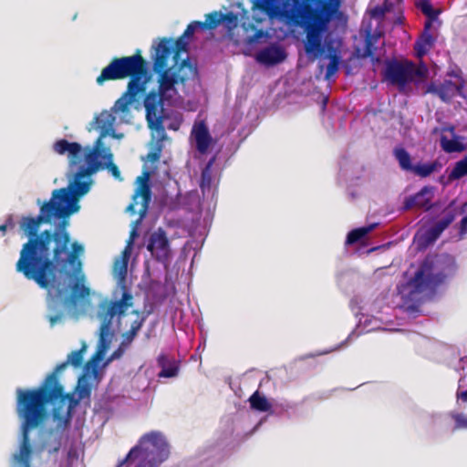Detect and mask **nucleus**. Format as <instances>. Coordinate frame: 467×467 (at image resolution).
Listing matches in <instances>:
<instances>
[{
    "label": "nucleus",
    "instance_id": "nucleus-31",
    "mask_svg": "<svg viewBox=\"0 0 467 467\" xmlns=\"http://www.w3.org/2000/svg\"><path fill=\"white\" fill-rule=\"evenodd\" d=\"M97 121L99 127L101 129V134L98 140H100V142H102V138L105 137L112 128L115 122V117L111 113L103 112L100 117L97 119Z\"/></svg>",
    "mask_w": 467,
    "mask_h": 467
},
{
    "label": "nucleus",
    "instance_id": "nucleus-48",
    "mask_svg": "<svg viewBox=\"0 0 467 467\" xmlns=\"http://www.w3.org/2000/svg\"><path fill=\"white\" fill-rule=\"evenodd\" d=\"M122 347L123 346L120 345L119 349H117L116 351L113 352L111 358H119L122 355V350H121Z\"/></svg>",
    "mask_w": 467,
    "mask_h": 467
},
{
    "label": "nucleus",
    "instance_id": "nucleus-47",
    "mask_svg": "<svg viewBox=\"0 0 467 467\" xmlns=\"http://www.w3.org/2000/svg\"><path fill=\"white\" fill-rule=\"evenodd\" d=\"M136 236H137V231H136V229H132V231L130 232V239H129L128 244H129V246L132 245L133 241H134Z\"/></svg>",
    "mask_w": 467,
    "mask_h": 467
},
{
    "label": "nucleus",
    "instance_id": "nucleus-5",
    "mask_svg": "<svg viewBox=\"0 0 467 467\" xmlns=\"http://www.w3.org/2000/svg\"><path fill=\"white\" fill-rule=\"evenodd\" d=\"M153 70L158 74V90L150 91L143 101L146 110V119L149 128L156 131H161L164 138V127L162 124L164 101L170 102L177 95L175 85L185 84L189 79H193L197 74V67L191 63L189 57L183 58L179 66L171 65L156 68L153 58Z\"/></svg>",
    "mask_w": 467,
    "mask_h": 467
},
{
    "label": "nucleus",
    "instance_id": "nucleus-12",
    "mask_svg": "<svg viewBox=\"0 0 467 467\" xmlns=\"http://www.w3.org/2000/svg\"><path fill=\"white\" fill-rule=\"evenodd\" d=\"M188 41L180 36L175 41L171 38L161 39L158 46L155 47V54L153 58L155 59L156 68H161L164 66L169 65V61L171 58L173 61L172 65L179 66L182 59L180 57L182 52H187Z\"/></svg>",
    "mask_w": 467,
    "mask_h": 467
},
{
    "label": "nucleus",
    "instance_id": "nucleus-33",
    "mask_svg": "<svg viewBox=\"0 0 467 467\" xmlns=\"http://www.w3.org/2000/svg\"><path fill=\"white\" fill-rule=\"evenodd\" d=\"M204 22L200 21L201 29H215L220 24H222V13L213 11L206 15Z\"/></svg>",
    "mask_w": 467,
    "mask_h": 467
},
{
    "label": "nucleus",
    "instance_id": "nucleus-43",
    "mask_svg": "<svg viewBox=\"0 0 467 467\" xmlns=\"http://www.w3.org/2000/svg\"><path fill=\"white\" fill-rule=\"evenodd\" d=\"M386 12L383 10L381 5H378L373 8L371 11V15L373 17H383L385 16Z\"/></svg>",
    "mask_w": 467,
    "mask_h": 467
},
{
    "label": "nucleus",
    "instance_id": "nucleus-32",
    "mask_svg": "<svg viewBox=\"0 0 467 467\" xmlns=\"http://www.w3.org/2000/svg\"><path fill=\"white\" fill-rule=\"evenodd\" d=\"M465 176H467V156L455 162L452 170L449 173L448 179L450 182H452Z\"/></svg>",
    "mask_w": 467,
    "mask_h": 467
},
{
    "label": "nucleus",
    "instance_id": "nucleus-38",
    "mask_svg": "<svg viewBox=\"0 0 467 467\" xmlns=\"http://www.w3.org/2000/svg\"><path fill=\"white\" fill-rule=\"evenodd\" d=\"M157 132L160 136L159 141L156 143L154 149L152 150H150L147 155V159L151 162H155L160 160L161 150H162L161 141L166 138L165 132H164V138L162 140H161V137H162L161 131H157Z\"/></svg>",
    "mask_w": 467,
    "mask_h": 467
},
{
    "label": "nucleus",
    "instance_id": "nucleus-26",
    "mask_svg": "<svg viewBox=\"0 0 467 467\" xmlns=\"http://www.w3.org/2000/svg\"><path fill=\"white\" fill-rule=\"evenodd\" d=\"M382 36L383 35L380 32H367L365 37V49L363 54L361 55L362 57H370L371 59H374V56L377 51L376 45Z\"/></svg>",
    "mask_w": 467,
    "mask_h": 467
},
{
    "label": "nucleus",
    "instance_id": "nucleus-30",
    "mask_svg": "<svg viewBox=\"0 0 467 467\" xmlns=\"http://www.w3.org/2000/svg\"><path fill=\"white\" fill-rule=\"evenodd\" d=\"M158 366L161 368L158 376L160 378H172L178 373V367L176 365L167 366L168 358L165 355H160L157 358Z\"/></svg>",
    "mask_w": 467,
    "mask_h": 467
},
{
    "label": "nucleus",
    "instance_id": "nucleus-46",
    "mask_svg": "<svg viewBox=\"0 0 467 467\" xmlns=\"http://www.w3.org/2000/svg\"><path fill=\"white\" fill-rule=\"evenodd\" d=\"M457 398L464 402H467V389L463 391H457Z\"/></svg>",
    "mask_w": 467,
    "mask_h": 467
},
{
    "label": "nucleus",
    "instance_id": "nucleus-19",
    "mask_svg": "<svg viewBox=\"0 0 467 467\" xmlns=\"http://www.w3.org/2000/svg\"><path fill=\"white\" fill-rule=\"evenodd\" d=\"M131 90L127 86L126 91L118 99L112 108L113 112L122 113L124 116L130 112V106L136 101V97L140 93H144L146 88L133 87Z\"/></svg>",
    "mask_w": 467,
    "mask_h": 467
},
{
    "label": "nucleus",
    "instance_id": "nucleus-9",
    "mask_svg": "<svg viewBox=\"0 0 467 467\" xmlns=\"http://www.w3.org/2000/svg\"><path fill=\"white\" fill-rule=\"evenodd\" d=\"M169 454V444L164 435L160 431H152L142 435L138 444L130 449L116 467H122L130 461L138 458L140 462L135 467H159L168 459Z\"/></svg>",
    "mask_w": 467,
    "mask_h": 467
},
{
    "label": "nucleus",
    "instance_id": "nucleus-23",
    "mask_svg": "<svg viewBox=\"0 0 467 467\" xmlns=\"http://www.w3.org/2000/svg\"><path fill=\"white\" fill-rule=\"evenodd\" d=\"M431 26V22H425L424 30L420 39L415 43L414 48L419 57L425 55L434 45L435 39L430 33Z\"/></svg>",
    "mask_w": 467,
    "mask_h": 467
},
{
    "label": "nucleus",
    "instance_id": "nucleus-21",
    "mask_svg": "<svg viewBox=\"0 0 467 467\" xmlns=\"http://www.w3.org/2000/svg\"><path fill=\"white\" fill-rule=\"evenodd\" d=\"M99 152L98 158V163L100 164L99 170L107 169L116 180L122 181L120 171L113 162V154L109 148L103 146L102 142L99 144Z\"/></svg>",
    "mask_w": 467,
    "mask_h": 467
},
{
    "label": "nucleus",
    "instance_id": "nucleus-24",
    "mask_svg": "<svg viewBox=\"0 0 467 467\" xmlns=\"http://www.w3.org/2000/svg\"><path fill=\"white\" fill-rule=\"evenodd\" d=\"M462 88L456 83L449 80L435 88L434 92L444 102H450L456 95L460 94Z\"/></svg>",
    "mask_w": 467,
    "mask_h": 467
},
{
    "label": "nucleus",
    "instance_id": "nucleus-35",
    "mask_svg": "<svg viewBox=\"0 0 467 467\" xmlns=\"http://www.w3.org/2000/svg\"><path fill=\"white\" fill-rule=\"evenodd\" d=\"M441 147L445 152L448 153L461 152L464 150V146L462 142L454 139L450 140L446 136H441Z\"/></svg>",
    "mask_w": 467,
    "mask_h": 467
},
{
    "label": "nucleus",
    "instance_id": "nucleus-7",
    "mask_svg": "<svg viewBox=\"0 0 467 467\" xmlns=\"http://www.w3.org/2000/svg\"><path fill=\"white\" fill-rule=\"evenodd\" d=\"M456 271L455 260L452 256L443 254H429L421 262L418 271L409 282L416 293H422L441 285Z\"/></svg>",
    "mask_w": 467,
    "mask_h": 467
},
{
    "label": "nucleus",
    "instance_id": "nucleus-49",
    "mask_svg": "<svg viewBox=\"0 0 467 467\" xmlns=\"http://www.w3.org/2000/svg\"><path fill=\"white\" fill-rule=\"evenodd\" d=\"M5 223L8 224V227H14L15 223H14L12 216L8 217V219L5 222Z\"/></svg>",
    "mask_w": 467,
    "mask_h": 467
},
{
    "label": "nucleus",
    "instance_id": "nucleus-22",
    "mask_svg": "<svg viewBox=\"0 0 467 467\" xmlns=\"http://www.w3.org/2000/svg\"><path fill=\"white\" fill-rule=\"evenodd\" d=\"M427 195H431V190L425 186L415 195L406 198L404 202V209L410 210L413 207L423 208L425 210L431 209V196L427 197Z\"/></svg>",
    "mask_w": 467,
    "mask_h": 467
},
{
    "label": "nucleus",
    "instance_id": "nucleus-4",
    "mask_svg": "<svg viewBox=\"0 0 467 467\" xmlns=\"http://www.w3.org/2000/svg\"><path fill=\"white\" fill-rule=\"evenodd\" d=\"M67 217H60L62 220L54 230L42 231L36 244L40 248H47L48 257L54 260L56 275L59 265L67 263L74 268L73 274L70 275L73 278L70 286L71 295L67 302L75 305L77 301L90 295V288L85 285L86 276L82 273V263L79 260V256L84 252V247L77 241L70 244V234L67 230L68 226Z\"/></svg>",
    "mask_w": 467,
    "mask_h": 467
},
{
    "label": "nucleus",
    "instance_id": "nucleus-11",
    "mask_svg": "<svg viewBox=\"0 0 467 467\" xmlns=\"http://www.w3.org/2000/svg\"><path fill=\"white\" fill-rule=\"evenodd\" d=\"M99 144L100 140H97L93 149L88 150V151L85 154V160L88 163V166H80L77 172L75 173V180L73 182V190H69L67 188L71 194V199L68 203H64L69 207V209H74L76 206L79 208L78 204H71L74 198H78L88 192L91 185V181H81L84 177H88L98 171H99L100 164L98 163V158L100 154L99 152Z\"/></svg>",
    "mask_w": 467,
    "mask_h": 467
},
{
    "label": "nucleus",
    "instance_id": "nucleus-1",
    "mask_svg": "<svg viewBox=\"0 0 467 467\" xmlns=\"http://www.w3.org/2000/svg\"><path fill=\"white\" fill-rule=\"evenodd\" d=\"M71 194L66 188L54 190L49 201L40 207V213L36 217L23 216L19 227L27 241L22 245L19 258L16 263V271L22 274L27 280L34 281L40 288L47 291V318L50 327H55L64 317L60 300L67 292V287L55 275L54 260L48 257L47 248H40L36 243L41 236L39 227L43 223H50L53 217L69 216L77 212L78 207L69 209L64 203H68Z\"/></svg>",
    "mask_w": 467,
    "mask_h": 467
},
{
    "label": "nucleus",
    "instance_id": "nucleus-36",
    "mask_svg": "<svg viewBox=\"0 0 467 467\" xmlns=\"http://www.w3.org/2000/svg\"><path fill=\"white\" fill-rule=\"evenodd\" d=\"M418 7L427 16L428 19L426 22H431L432 24L433 21L437 20L440 15V10L434 9L429 0H420Z\"/></svg>",
    "mask_w": 467,
    "mask_h": 467
},
{
    "label": "nucleus",
    "instance_id": "nucleus-13",
    "mask_svg": "<svg viewBox=\"0 0 467 467\" xmlns=\"http://www.w3.org/2000/svg\"><path fill=\"white\" fill-rule=\"evenodd\" d=\"M147 249L158 262L166 263L171 255L170 240L161 227L151 233L148 239Z\"/></svg>",
    "mask_w": 467,
    "mask_h": 467
},
{
    "label": "nucleus",
    "instance_id": "nucleus-27",
    "mask_svg": "<svg viewBox=\"0 0 467 467\" xmlns=\"http://www.w3.org/2000/svg\"><path fill=\"white\" fill-rule=\"evenodd\" d=\"M393 156L399 163L400 168L404 171L412 172L415 165L411 162L410 154L402 147H396L393 150Z\"/></svg>",
    "mask_w": 467,
    "mask_h": 467
},
{
    "label": "nucleus",
    "instance_id": "nucleus-8",
    "mask_svg": "<svg viewBox=\"0 0 467 467\" xmlns=\"http://www.w3.org/2000/svg\"><path fill=\"white\" fill-rule=\"evenodd\" d=\"M132 295L123 287V293L120 299L112 300L104 298L98 304L96 315L97 318L100 322L99 328V350H98L92 357V362L99 360L103 352L109 348L113 336V319L116 317L119 322L121 317L125 315L128 308L132 306Z\"/></svg>",
    "mask_w": 467,
    "mask_h": 467
},
{
    "label": "nucleus",
    "instance_id": "nucleus-10",
    "mask_svg": "<svg viewBox=\"0 0 467 467\" xmlns=\"http://www.w3.org/2000/svg\"><path fill=\"white\" fill-rule=\"evenodd\" d=\"M427 74L428 69L424 65L416 66L409 60H389L384 69L385 79L399 87H405L411 82H422L427 78Z\"/></svg>",
    "mask_w": 467,
    "mask_h": 467
},
{
    "label": "nucleus",
    "instance_id": "nucleus-6",
    "mask_svg": "<svg viewBox=\"0 0 467 467\" xmlns=\"http://www.w3.org/2000/svg\"><path fill=\"white\" fill-rule=\"evenodd\" d=\"M126 78H130L127 86H130V90L134 88L133 87L146 88L150 80L147 61L142 57L140 49L132 56L114 57L102 69L96 82L101 86L107 81L124 79Z\"/></svg>",
    "mask_w": 467,
    "mask_h": 467
},
{
    "label": "nucleus",
    "instance_id": "nucleus-29",
    "mask_svg": "<svg viewBox=\"0 0 467 467\" xmlns=\"http://www.w3.org/2000/svg\"><path fill=\"white\" fill-rule=\"evenodd\" d=\"M376 225H377L376 223H373V224H370L368 226L359 227V228L350 231L348 234L346 244H357L358 242L361 241L368 234H369L371 231L374 230Z\"/></svg>",
    "mask_w": 467,
    "mask_h": 467
},
{
    "label": "nucleus",
    "instance_id": "nucleus-50",
    "mask_svg": "<svg viewBox=\"0 0 467 467\" xmlns=\"http://www.w3.org/2000/svg\"><path fill=\"white\" fill-rule=\"evenodd\" d=\"M7 228H8V224L7 223L1 224L0 225V232H2L3 234H5V233L6 232Z\"/></svg>",
    "mask_w": 467,
    "mask_h": 467
},
{
    "label": "nucleus",
    "instance_id": "nucleus-16",
    "mask_svg": "<svg viewBox=\"0 0 467 467\" xmlns=\"http://www.w3.org/2000/svg\"><path fill=\"white\" fill-rule=\"evenodd\" d=\"M191 136L194 139L196 150L205 154L213 143V138L204 120L194 122Z\"/></svg>",
    "mask_w": 467,
    "mask_h": 467
},
{
    "label": "nucleus",
    "instance_id": "nucleus-40",
    "mask_svg": "<svg viewBox=\"0 0 467 467\" xmlns=\"http://www.w3.org/2000/svg\"><path fill=\"white\" fill-rule=\"evenodd\" d=\"M453 420H455V430L467 429V417L461 413H456L452 415Z\"/></svg>",
    "mask_w": 467,
    "mask_h": 467
},
{
    "label": "nucleus",
    "instance_id": "nucleus-14",
    "mask_svg": "<svg viewBox=\"0 0 467 467\" xmlns=\"http://www.w3.org/2000/svg\"><path fill=\"white\" fill-rule=\"evenodd\" d=\"M149 177L150 173L148 171L143 172L142 176L138 177L137 181L139 182V185L133 194V202L127 207L128 212H130L132 214L136 213V200L137 198L140 197L142 199L141 209L140 210V217H143L146 214L149 202L151 197L150 186L149 184Z\"/></svg>",
    "mask_w": 467,
    "mask_h": 467
},
{
    "label": "nucleus",
    "instance_id": "nucleus-37",
    "mask_svg": "<svg viewBox=\"0 0 467 467\" xmlns=\"http://www.w3.org/2000/svg\"><path fill=\"white\" fill-rule=\"evenodd\" d=\"M144 322V318H141L140 320H135L127 332H125L122 336L123 339L121 342V346H129L141 328Z\"/></svg>",
    "mask_w": 467,
    "mask_h": 467
},
{
    "label": "nucleus",
    "instance_id": "nucleus-2",
    "mask_svg": "<svg viewBox=\"0 0 467 467\" xmlns=\"http://www.w3.org/2000/svg\"><path fill=\"white\" fill-rule=\"evenodd\" d=\"M76 389L77 397L75 393H66L59 380L16 389V411L21 422V442L14 460L18 467H31L30 431L44 426L51 413L57 427L65 429L70 422L72 410L82 400L90 397L88 384L78 383Z\"/></svg>",
    "mask_w": 467,
    "mask_h": 467
},
{
    "label": "nucleus",
    "instance_id": "nucleus-28",
    "mask_svg": "<svg viewBox=\"0 0 467 467\" xmlns=\"http://www.w3.org/2000/svg\"><path fill=\"white\" fill-rule=\"evenodd\" d=\"M250 407L260 412H268L272 410V405L269 400L257 390L254 391L249 398Z\"/></svg>",
    "mask_w": 467,
    "mask_h": 467
},
{
    "label": "nucleus",
    "instance_id": "nucleus-51",
    "mask_svg": "<svg viewBox=\"0 0 467 467\" xmlns=\"http://www.w3.org/2000/svg\"><path fill=\"white\" fill-rule=\"evenodd\" d=\"M462 223H466L467 225V215L464 216L462 220H461Z\"/></svg>",
    "mask_w": 467,
    "mask_h": 467
},
{
    "label": "nucleus",
    "instance_id": "nucleus-17",
    "mask_svg": "<svg viewBox=\"0 0 467 467\" xmlns=\"http://www.w3.org/2000/svg\"><path fill=\"white\" fill-rule=\"evenodd\" d=\"M286 58V53L283 47L272 45L260 50L256 55V60L266 66H274L283 62Z\"/></svg>",
    "mask_w": 467,
    "mask_h": 467
},
{
    "label": "nucleus",
    "instance_id": "nucleus-20",
    "mask_svg": "<svg viewBox=\"0 0 467 467\" xmlns=\"http://www.w3.org/2000/svg\"><path fill=\"white\" fill-rule=\"evenodd\" d=\"M456 213L449 211L444 217L436 222L431 227L426 230L424 238L427 244L434 243L442 232L455 220Z\"/></svg>",
    "mask_w": 467,
    "mask_h": 467
},
{
    "label": "nucleus",
    "instance_id": "nucleus-41",
    "mask_svg": "<svg viewBox=\"0 0 467 467\" xmlns=\"http://www.w3.org/2000/svg\"><path fill=\"white\" fill-rule=\"evenodd\" d=\"M197 28H200V21H193L187 26L181 36H183V38H190L193 36Z\"/></svg>",
    "mask_w": 467,
    "mask_h": 467
},
{
    "label": "nucleus",
    "instance_id": "nucleus-34",
    "mask_svg": "<svg viewBox=\"0 0 467 467\" xmlns=\"http://www.w3.org/2000/svg\"><path fill=\"white\" fill-rule=\"evenodd\" d=\"M214 162V158H212L202 171L200 188L202 192L209 190L212 184V167Z\"/></svg>",
    "mask_w": 467,
    "mask_h": 467
},
{
    "label": "nucleus",
    "instance_id": "nucleus-45",
    "mask_svg": "<svg viewBox=\"0 0 467 467\" xmlns=\"http://www.w3.org/2000/svg\"><path fill=\"white\" fill-rule=\"evenodd\" d=\"M466 234H467V225H466V223H464L461 221L460 225H459L460 238H463Z\"/></svg>",
    "mask_w": 467,
    "mask_h": 467
},
{
    "label": "nucleus",
    "instance_id": "nucleus-39",
    "mask_svg": "<svg viewBox=\"0 0 467 467\" xmlns=\"http://www.w3.org/2000/svg\"><path fill=\"white\" fill-rule=\"evenodd\" d=\"M222 23H225L230 28L237 26L238 16L234 12L222 13Z\"/></svg>",
    "mask_w": 467,
    "mask_h": 467
},
{
    "label": "nucleus",
    "instance_id": "nucleus-15",
    "mask_svg": "<svg viewBox=\"0 0 467 467\" xmlns=\"http://www.w3.org/2000/svg\"><path fill=\"white\" fill-rule=\"evenodd\" d=\"M87 350V345L82 344L79 349L74 350L67 355V360L58 364L54 370L49 373L42 383L48 384L52 381L59 380L58 375L64 370L68 365L74 368H80L83 364L84 353Z\"/></svg>",
    "mask_w": 467,
    "mask_h": 467
},
{
    "label": "nucleus",
    "instance_id": "nucleus-3",
    "mask_svg": "<svg viewBox=\"0 0 467 467\" xmlns=\"http://www.w3.org/2000/svg\"><path fill=\"white\" fill-rule=\"evenodd\" d=\"M339 7L340 0H272L267 3L271 16L288 26L305 29L304 46L308 56L318 57L327 50L329 63L326 68V80H329L337 72L340 64V56L337 53L331 35L327 34L323 42V34L338 13Z\"/></svg>",
    "mask_w": 467,
    "mask_h": 467
},
{
    "label": "nucleus",
    "instance_id": "nucleus-42",
    "mask_svg": "<svg viewBox=\"0 0 467 467\" xmlns=\"http://www.w3.org/2000/svg\"><path fill=\"white\" fill-rule=\"evenodd\" d=\"M130 249H131V246H129V244H127L124 251L122 252L123 263H122L121 268L124 273H126V271H127V264H128L129 257L130 255Z\"/></svg>",
    "mask_w": 467,
    "mask_h": 467
},
{
    "label": "nucleus",
    "instance_id": "nucleus-44",
    "mask_svg": "<svg viewBox=\"0 0 467 467\" xmlns=\"http://www.w3.org/2000/svg\"><path fill=\"white\" fill-rule=\"evenodd\" d=\"M381 6L386 13H389L393 9L394 4L391 0H384Z\"/></svg>",
    "mask_w": 467,
    "mask_h": 467
},
{
    "label": "nucleus",
    "instance_id": "nucleus-25",
    "mask_svg": "<svg viewBox=\"0 0 467 467\" xmlns=\"http://www.w3.org/2000/svg\"><path fill=\"white\" fill-rule=\"evenodd\" d=\"M442 164L439 161L427 163H418L413 167L412 173L420 178L429 177L433 172L441 171Z\"/></svg>",
    "mask_w": 467,
    "mask_h": 467
},
{
    "label": "nucleus",
    "instance_id": "nucleus-18",
    "mask_svg": "<svg viewBox=\"0 0 467 467\" xmlns=\"http://www.w3.org/2000/svg\"><path fill=\"white\" fill-rule=\"evenodd\" d=\"M53 149L61 155L67 153L71 165H76L81 161L82 147L78 142H69L65 139H61L54 143Z\"/></svg>",
    "mask_w": 467,
    "mask_h": 467
}]
</instances>
